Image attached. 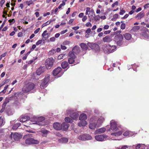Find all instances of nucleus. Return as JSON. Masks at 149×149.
I'll list each match as a JSON object with an SVG mask.
<instances>
[{
  "label": "nucleus",
  "mask_w": 149,
  "mask_h": 149,
  "mask_svg": "<svg viewBox=\"0 0 149 149\" xmlns=\"http://www.w3.org/2000/svg\"><path fill=\"white\" fill-rule=\"evenodd\" d=\"M61 66L63 68H65L68 67V64L67 61L63 62L61 64Z\"/></svg>",
  "instance_id": "obj_34"
},
{
  "label": "nucleus",
  "mask_w": 149,
  "mask_h": 149,
  "mask_svg": "<svg viewBox=\"0 0 149 149\" xmlns=\"http://www.w3.org/2000/svg\"><path fill=\"white\" fill-rule=\"evenodd\" d=\"M20 125L21 124L20 123L15 124L13 126L12 129L13 130H16L20 126Z\"/></svg>",
  "instance_id": "obj_38"
},
{
  "label": "nucleus",
  "mask_w": 149,
  "mask_h": 149,
  "mask_svg": "<svg viewBox=\"0 0 149 149\" xmlns=\"http://www.w3.org/2000/svg\"><path fill=\"white\" fill-rule=\"evenodd\" d=\"M123 40H120L117 42V44L118 46H121L122 44V41Z\"/></svg>",
  "instance_id": "obj_49"
},
{
  "label": "nucleus",
  "mask_w": 149,
  "mask_h": 149,
  "mask_svg": "<svg viewBox=\"0 0 149 149\" xmlns=\"http://www.w3.org/2000/svg\"><path fill=\"white\" fill-rule=\"evenodd\" d=\"M111 129L113 131H116L118 130L117 127V123L116 122L113 120H111L110 122Z\"/></svg>",
  "instance_id": "obj_9"
},
{
  "label": "nucleus",
  "mask_w": 149,
  "mask_h": 149,
  "mask_svg": "<svg viewBox=\"0 0 149 149\" xmlns=\"http://www.w3.org/2000/svg\"><path fill=\"white\" fill-rule=\"evenodd\" d=\"M74 58H69L68 59V61L69 64H72L73 63L74 65H75L79 63L80 60H78L77 63H76L75 61H74Z\"/></svg>",
  "instance_id": "obj_25"
},
{
  "label": "nucleus",
  "mask_w": 149,
  "mask_h": 149,
  "mask_svg": "<svg viewBox=\"0 0 149 149\" xmlns=\"http://www.w3.org/2000/svg\"><path fill=\"white\" fill-rule=\"evenodd\" d=\"M22 136L21 134L18 133H15L13 134V137L15 140L18 141L21 138Z\"/></svg>",
  "instance_id": "obj_19"
},
{
  "label": "nucleus",
  "mask_w": 149,
  "mask_h": 149,
  "mask_svg": "<svg viewBox=\"0 0 149 149\" xmlns=\"http://www.w3.org/2000/svg\"><path fill=\"white\" fill-rule=\"evenodd\" d=\"M47 31H45L42 34V36L43 37V40L45 41L46 40L47 38H48L49 37L50 33H47Z\"/></svg>",
  "instance_id": "obj_13"
},
{
  "label": "nucleus",
  "mask_w": 149,
  "mask_h": 149,
  "mask_svg": "<svg viewBox=\"0 0 149 149\" xmlns=\"http://www.w3.org/2000/svg\"><path fill=\"white\" fill-rule=\"evenodd\" d=\"M61 124L58 123H54L53 124V126L54 128L56 130H61Z\"/></svg>",
  "instance_id": "obj_15"
},
{
  "label": "nucleus",
  "mask_w": 149,
  "mask_h": 149,
  "mask_svg": "<svg viewBox=\"0 0 149 149\" xmlns=\"http://www.w3.org/2000/svg\"><path fill=\"white\" fill-rule=\"evenodd\" d=\"M19 121L22 123L26 122V123H30V121L29 120L30 117L28 116H22L20 117Z\"/></svg>",
  "instance_id": "obj_10"
},
{
  "label": "nucleus",
  "mask_w": 149,
  "mask_h": 149,
  "mask_svg": "<svg viewBox=\"0 0 149 149\" xmlns=\"http://www.w3.org/2000/svg\"><path fill=\"white\" fill-rule=\"evenodd\" d=\"M61 130L63 131L66 130L69 126V124L64 123L61 124Z\"/></svg>",
  "instance_id": "obj_18"
},
{
  "label": "nucleus",
  "mask_w": 149,
  "mask_h": 149,
  "mask_svg": "<svg viewBox=\"0 0 149 149\" xmlns=\"http://www.w3.org/2000/svg\"><path fill=\"white\" fill-rule=\"evenodd\" d=\"M122 133V132L121 131H119L118 132L112 133L111 134V135H114L115 136H118L121 135Z\"/></svg>",
  "instance_id": "obj_39"
},
{
  "label": "nucleus",
  "mask_w": 149,
  "mask_h": 149,
  "mask_svg": "<svg viewBox=\"0 0 149 149\" xmlns=\"http://www.w3.org/2000/svg\"><path fill=\"white\" fill-rule=\"evenodd\" d=\"M34 84L32 82L29 83L24 86L22 88V91L24 93H27L32 90L34 88Z\"/></svg>",
  "instance_id": "obj_2"
},
{
  "label": "nucleus",
  "mask_w": 149,
  "mask_h": 149,
  "mask_svg": "<svg viewBox=\"0 0 149 149\" xmlns=\"http://www.w3.org/2000/svg\"><path fill=\"white\" fill-rule=\"evenodd\" d=\"M139 27L138 26H135L133 27V29L134 31H136L139 29Z\"/></svg>",
  "instance_id": "obj_50"
},
{
  "label": "nucleus",
  "mask_w": 149,
  "mask_h": 149,
  "mask_svg": "<svg viewBox=\"0 0 149 149\" xmlns=\"http://www.w3.org/2000/svg\"><path fill=\"white\" fill-rule=\"evenodd\" d=\"M65 121L68 123H71L73 122V120L71 118L69 117H66L65 118Z\"/></svg>",
  "instance_id": "obj_36"
},
{
  "label": "nucleus",
  "mask_w": 149,
  "mask_h": 149,
  "mask_svg": "<svg viewBox=\"0 0 149 149\" xmlns=\"http://www.w3.org/2000/svg\"><path fill=\"white\" fill-rule=\"evenodd\" d=\"M72 51L75 54H78L80 51L79 48V47L75 46L72 49Z\"/></svg>",
  "instance_id": "obj_32"
},
{
  "label": "nucleus",
  "mask_w": 149,
  "mask_h": 149,
  "mask_svg": "<svg viewBox=\"0 0 149 149\" xmlns=\"http://www.w3.org/2000/svg\"><path fill=\"white\" fill-rule=\"evenodd\" d=\"M42 42V40H39L36 43V45H38L40 44H41Z\"/></svg>",
  "instance_id": "obj_51"
},
{
  "label": "nucleus",
  "mask_w": 149,
  "mask_h": 149,
  "mask_svg": "<svg viewBox=\"0 0 149 149\" xmlns=\"http://www.w3.org/2000/svg\"><path fill=\"white\" fill-rule=\"evenodd\" d=\"M68 31V30L67 29L63 30L61 31L60 32V33L61 34H63L66 33Z\"/></svg>",
  "instance_id": "obj_59"
},
{
  "label": "nucleus",
  "mask_w": 149,
  "mask_h": 149,
  "mask_svg": "<svg viewBox=\"0 0 149 149\" xmlns=\"http://www.w3.org/2000/svg\"><path fill=\"white\" fill-rule=\"evenodd\" d=\"M51 23V21H47V22H46L43 24L42 26V28H43L44 27L47 26V25Z\"/></svg>",
  "instance_id": "obj_43"
},
{
  "label": "nucleus",
  "mask_w": 149,
  "mask_h": 149,
  "mask_svg": "<svg viewBox=\"0 0 149 149\" xmlns=\"http://www.w3.org/2000/svg\"><path fill=\"white\" fill-rule=\"evenodd\" d=\"M30 123L31 124H36L37 125H41L39 122L37 121V116H34L30 118Z\"/></svg>",
  "instance_id": "obj_12"
},
{
  "label": "nucleus",
  "mask_w": 149,
  "mask_h": 149,
  "mask_svg": "<svg viewBox=\"0 0 149 149\" xmlns=\"http://www.w3.org/2000/svg\"><path fill=\"white\" fill-rule=\"evenodd\" d=\"M4 124L3 122V118L2 116H0V127Z\"/></svg>",
  "instance_id": "obj_42"
},
{
  "label": "nucleus",
  "mask_w": 149,
  "mask_h": 149,
  "mask_svg": "<svg viewBox=\"0 0 149 149\" xmlns=\"http://www.w3.org/2000/svg\"><path fill=\"white\" fill-rule=\"evenodd\" d=\"M118 3L117 1H116L113 3L112 5V7L113 8L115 5L118 6Z\"/></svg>",
  "instance_id": "obj_53"
},
{
  "label": "nucleus",
  "mask_w": 149,
  "mask_h": 149,
  "mask_svg": "<svg viewBox=\"0 0 149 149\" xmlns=\"http://www.w3.org/2000/svg\"><path fill=\"white\" fill-rule=\"evenodd\" d=\"M100 48L99 45L96 44H94V53H98L100 51Z\"/></svg>",
  "instance_id": "obj_16"
},
{
  "label": "nucleus",
  "mask_w": 149,
  "mask_h": 149,
  "mask_svg": "<svg viewBox=\"0 0 149 149\" xmlns=\"http://www.w3.org/2000/svg\"><path fill=\"white\" fill-rule=\"evenodd\" d=\"M36 58H36L33 59V60H31L29 61L28 62V64H31L33 62L36 60Z\"/></svg>",
  "instance_id": "obj_56"
},
{
  "label": "nucleus",
  "mask_w": 149,
  "mask_h": 149,
  "mask_svg": "<svg viewBox=\"0 0 149 149\" xmlns=\"http://www.w3.org/2000/svg\"><path fill=\"white\" fill-rule=\"evenodd\" d=\"M66 55V54H61L59 55L58 57V60H61L63 59Z\"/></svg>",
  "instance_id": "obj_41"
},
{
  "label": "nucleus",
  "mask_w": 149,
  "mask_h": 149,
  "mask_svg": "<svg viewBox=\"0 0 149 149\" xmlns=\"http://www.w3.org/2000/svg\"><path fill=\"white\" fill-rule=\"evenodd\" d=\"M73 111L71 109H68L66 111V115H68L71 114L73 112Z\"/></svg>",
  "instance_id": "obj_40"
},
{
  "label": "nucleus",
  "mask_w": 149,
  "mask_h": 149,
  "mask_svg": "<svg viewBox=\"0 0 149 149\" xmlns=\"http://www.w3.org/2000/svg\"><path fill=\"white\" fill-rule=\"evenodd\" d=\"M70 116L73 119L76 120L79 117V114L77 112H74L70 114Z\"/></svg>",
  "instance_id": "obj_20"
},
{
  "label": "nucleus",
  "mask_w": 149,
  "mask_h": 149,
  "mask_svg": "<svg viewBox=\"0 0 149 149\" xmlns=\"http://www.w3.org/2000/svg\"><path fill=\"white\" fill-rule=\"evenodd\" d=\"M74 54H75L74 52H72V51H70L69 53V56L70 57V58H75V55Z\"/></svg>",
  "instance_id": "obj_37"
},
{
  "label": "nucleus",
  "mask_w": 149,
  "mask_h": 149,
  "mask_svg": "<svg viewBox=\"0 0 149 149\" xmlns=\"http://www.w3.org/2000/svg\"><path fill=\"white\" fill-rule=\"evenodd\" d=\"M123 35L121 34H119L115 36L114 40L116 42L120 40H123Z\"/></svg>",
  "instance_id": "obj_24"
},
{
  "label": "nucleus",
  "mask_w": 149,
  "mask_h": 149,
  "mask_svg": "<svg viewBox=\"0 0 149 149\" xmlns=\"http://www.w3.org/2000/svg\"><path fill=\"white\" fill-rule=\"evenodd\" d=\"M95 138L97 141H101L104 140V136L102 135H98L95 136Z\"/></svg>",
  "instance_id": "obj_23"
},
{
  "label": "nucleus",
  "mask_w": 149,
  "mask_h": 149,
  "mask_svg": "<svg viewBox=\"0 0 149 149\" xmlns=\"http://www.w3.org/2000/svg\"><path fill=\"white\" fill-rule=\"evenodd\" d=\"M104 120V118L103 117H101L98 119L96 123H94V128H97L99 127Z\"/></svg>",
  "instance_id": "obj_11"
},
{
  "label": "nucleus",
  "mask_w": 149,
  "mask_h": 149,
  "mask_svg": "<svg viewBox=\"0 0 149 149\" xmlns=\"http://www.w3.org/2000/svg\"><path fill=\"white\" fill-rule=\"evenodd\" d=\"M61 48L63 50H65L66 49V47L63 45H61Z\"/></svg>",
  "instance_id": "obj_62"
},
{
  "label": "nucleus",
  "mask_w": 149,
  "mask_h": 149,
  "mask_svg": "<svg viewBox=\"0 0 149 149\" xmlns=\"http://www.w3.org/2000/svg\"><path fill=\"white\" fill-rule=\"evenodd\" d=\"M55 38L54 37H52L50 38V40L51 42H54L55 40Z\"/></svg>",
  "instance_id": "obj_61"
},
{
  "label": "nucleus",
  "mask_w": 149,
  "mask_h": 149,
  "mask_svg": "<svg viewBox=\"0 0 149 149\" xmlns=\"http://www.w3.org/2000/svg\"><path fill=\"white\" fill-rule=\"evenodd\" d=\"M102 48L105 54H109L113 52L116 48V46H111L109 44H105L102 46Z\"/></svg>",
  "instance_id": "obj_1"
},
{
  "label": "nucleus",
  "mask_w": 149,
  "mask_h": 149,
  "mask_svg": "<svg viewBox=\"0 0 149 149\" xmlns=\"http://www.w3.org/2000/svg\"><path fill=\"white\" fill-rule=\"evenodd\" d=\"M65 3L64 1H63L62 3L60 5L58 6V9H60L61 8L62 6H64L65 5Z\"/></svg>",
  "instance_id": "obj_47"
},
{
  "label": "nucleus",
  "mask_w": 149,
  "mask_h": 149,
  "mask_svg": "<svg viewBox=\"0 0 149 149\" xmlns=\"http://www.w3.org/2000/svg\"><path fill=\"white\" fill-rule=\"evenodd\" d=\"M39 143V141H38L35 140L33 138H28L25 140V143L28 145L32 144H37Z\"/></svg>",
  "instance_id": "obj_8"
},
{
  "label": "nucleus",
  "mask_w": 149,
  "mask_h": 149,
  "mask_svg": "<svg viewBox=\"0 0 149 149\" xmlns=\"http://www.w3.org/2000/svg\"><path fill=\"white\" fill-rule=\"evenodd\" d=\"M106 129L104 127H102L96 130L95 132V134H100L104 133L106 131Z\"/></svg>",
  "instance_id": "obj_21"
},
{
  "label": "nucleus",
  "mask_w": 149,
  "mask_h": 149,
  "mask_svg": "<svg viewBox=\"0 0 149 149\" xmlns=\"http://www.w3.org/2000/svg\"><path fill=\"white\" fill-rule=\"evenodd\" d=\"M147 147V146L144 144H139L136 146V149H139L140 148H141V149L143 148L144 149H146V148Z\"/></svg>",
  "instance_id": "obj_29"
},
{
  "label": "nucleus",
  "mask_w": 149,
  "mask_h": 149,
  "mask_svg": "<svg viewBox=\"0 0 149 149\" xmlns=\"http://www.w3.org/2000/svg\"><path fill=\"white\" fill-rule=\"evenodd\" d=\"M145 14L144 12L142 11L138 14L136 16V18L137 19H139L143 17L144 16Z\"/></svg>",
  "instance_id": "obj_26"
},
{
  "label": "nucleus",
  "mask_w": 149,
  "mask_h": 149,
  "mask_svg": "<svg viewBox=\"0 0 149 149\" xmlns=\"http://www.w3.org/2000/svg\"><path fill=\"white\" fill-rule=\"evenodd\" d=\"M8 21L9 22L13 24L15 22V20L14 19H10Z\"/></svg>",
  "instance_id": "obj_60"
},
{
  "label": "nucleus",
  "mask_w": 149,
  "mask_h": 149,
  "mask_svg": "<svg viewBox=\"0 0 149 149\" xmlns=\"http://www.w3.org/2000/svg\"><path fill=\"white\" fill-rule=\"evenodd\" d=\"M45 70L44 67H40L38 68L36 70V72L34 73L32 75V77L33 79H38V77H35V76H40L42 73H43Z\"/></svg>",
  "instance_id": "obj_3"
},
{
  "label": "nucleus",
  "mask_w": 149,
  "mask_h": 149,
  "mask_svg": "<svg viewBox=\"0 0 149 149\" xmlns=\"http://www.w3.org/2000/svg\"><path fill=\"white\" fill-rule=\"evenodd\" d=\"M88 46L92 49H93V43H91L88 42Z\"/></svg>",
  "instance_id": "obj_55"
},
{
  "label": "nucleus",
  "mask_w": 149,
  "mask_h": 149,
  "mask_svg": "<svg viewBox=\"0 0 149 149\" xmlns=\"http://www.w3.org/2000/svg\"><path fill=\"white\" fill-rule=\"evenodd\" d=\"M80 120V121L78 123V125L79 126H85L87 124V123L85 120Z\"/></svg>",
  "instance_id": "obj_27"
},
{
  "label": "nucleus",
  "mask_w": 149,
  "mask_h": 149,
  "mask_svg": "<svg viewBox=\"0 0 149 149\" xmlns=\"http://www.w3.org/2000/svg\"><path fill=\"white\" fill-rule=\"evenodd\" d=\"M79 45L83 50H86L88 49V46L84 43H81Z\"/></svg>",
  "instance_id": "obj_33"
},
{
  "label": "nucleus",
  "mask_w": 149,
  "mask_h": 149,
  "mask_svg": "<svg viewBox=\"0 0 149 149\" xmlns=\"http://www.w3.org/2000/svg\"><path fill=\"white\" fill-rule=\"evenodd\" d=\"M45 120V118L42 116L37 117V121L39 122L40 124L41 125H44V123L43 121Z\"/></svg>",
  "instance_id": "obj_14"
},
{
  "label": "nucleus",
  "mask_w": 149,
  "mask_h": 149,
  "mask_svg": "<svg viewBox=\"0 0 149 149\" xmlns=\"http://www.w3.org/2000/svg\"><path fill=\"white\" fill-rule=\"evenodd\" d=\"M10 81L9 79H6L4 80L2 82V85H4L7 83L8 82Z\"/></svg>",
  "instance_id": "obj_44"
},
{
  "label": "nucleus",
  "mask_w": 149,
  "mask_h": 149,
  "mask_svg": "<svg viewBox=\"0 0 149 149\" xmlns=\"http://www.w3.org/2000/svg\"><path fill=\"white\" fill-rule=\"evenodd\" d=\"M102 40L105 42H109L112 40V39L109 36H107L103 38Z\"/></svg>",
  "instance_id": "obj_22"
},
{
  "label": "nucleus",
  "mask_w": 149,
  "mask_h": 149,
  "mask_svg": "<svg viewBox=\"0 0 149 149\" xmlns=\"http://www.w3.org/2000/svg\"><path fill=\"white\" fill-rule=\"evenodd\" d=\"M125 38L127 40H130L132 38V35L129 33H126L124 35Z\"/></svg>",
  "instance_id": "obj_31"
},
{
  "label": "nucleus",
  "mask_w": 149,
  "mask_h": 149,
  "mask_svg": "<svg viewBox=\"0 0 149 149\" xmlns=\"http://www.w3.org/2000/svg\"><path fill=\"white\" fill-rule=\"evenodd\" d=\"M54 60L52 58H50L47 59L45 63V65L47 69L51 68L53 64Z\"/></svg>",
  "instance_id": "obj_5"
},
{
  "label": "nucleus",
  "mask_w": 149,
  "mask_h": 149,
  "mask_svg": "<svg viewBox=\"0 0 149 149\" xmlns=\"http://www.w3.org/2000/svg\"><path fill=\"white\" fill-rule=\"evenodd\" d=\"M89 128L92 129H93V124L92 123H90L89 125Z\"/></svg>",
  "instance_id": "obj_57"
},
{
  "label": "nucleus",
  "mask_w": 149,
  "mask_h": 149,
  "mask_svg": "<svg viewBox=\"0 0 149 149\" xmlns=\"http://www.w3.org/2000/svg\"><path fill=\"white\" fill-rule=\"evenodd\" d=\"M70 43V42L68 41H65L63 43V45H68Z\"/></svg>",
  "instance_id": "obj_48"
},
{
  "label": "nucleus",
  "mask_w": 149,
  "mask_h": 149,
  "mask_svg": "<svg viewBox=\"0 0 149 149\" xmlns=\"http://www.w3.org/2000/svg\"><path fill=\"white\" fill-rule=\"evenodd\" d=\"M41 132L43 136L46 137L49 131L46 130H42L41 131Z\"/></svg>",
  "instance_id": "obj_35"
},
{
  "label": "nucleus",
  "mask_w": 149,
  "mask_h": 149,
  "mask_svg": "<svg viewBox=\"0 0 149 149\" xmlns=\"http://www.w3.org/2000/svg\"><path fill=\"white\" fill-rule=\"evenodd\" d=\"M129 132L128 131L125 132L123 134V135L125 136H127L129 135Z\"/></svg>",
  "instance_id": "obj_54"
},
{
  "label": "nucleus",
  "mask_w": 149,
  "mask_h": 149,
  "mask_svg": "<svg viewBox=\"0 0 149 149\" xmlns=\"http://www.w3.org/2000/svg\"><path fill=\"white\" fill-rule=\"evenodd\" d=\"M56 52V49H53L52 50L49 51V54L51 55L53 54Z\"/></svg>",
  "instance_id": "obj_45"
},
{
  "label": "nucleus",
  "mask_w": 149,
  "mask_h": 149,
  "mask_svg": "<svg viewBox=\"0 0 149 149\" xmlns=\"http://www.w3.org/2000/svg\"><path fill=\"white\" fill-rule=\"evenodd\" d=\"M87 117L86 114L82 113L81 114L79 117V119L80 120H85L87 119Z\"/></svg>",
  "instance_id": "obj_28"
},
{
  "label": "nucleus",
  "mask_w": 149,
  "mask_h": 149,
  "mask_svg": "<svg viewBox=\"0 0 149 149\" xmlns=\"http://www.w3.org/2000/svg\"><path fill=\"white\" fill-rule=\"evenodd\" d=\"M125 13V11L123 10V9L120 10V11L119 13V14L120 15H123Z\"/></svg>",
  "instance_id": "obj_58"
},
{
  "label": "nucleus",
  "mask_w": 149,
  "mask_h": 149,
  "mask_svg": "<svg viewBox=\"0 0 149 149\" xmlns=\"http://www.w3.org/2000/svg\"><path fill=\"white\" fill-rule=\"evenodd\" d=\"M92 136L89 134H85L81 135L79 136L78 139L81 140L86 141L91 139Z\"/></svg>",
  "instance_id": "obj_7"
},
{
  "label": "nucleus",
  "mask_w": 149,
  "mask_h": 149,
  "mask_svg": "<svg viewBox=\"0 0 149 149\" xmlns=\"http://www.w3.org/2000/svg\"><path fill=\"white\" fill-rule=\"evenodd\" d=\"M50 75H47L43 80H42V82L40 85V88H43L47 87V84L49 81Z\"/></svg>",
  "instance_id": "obj_4"
},
{
  "label": "nucleus",
  "mask_w": 149,
  "mask_h": 149,
  "mask_svg": "<svg viewBox=\"0 0 149 149\" xmlns=\"http://www.w3.org/2000/svg\"><path fill=\"white\" fill-rule=\"evenodd\" d=\"M33 1L32 0H31L26 2V3L28 6H30L31 4L33 3Z\"/></svg>",
  "instance_id": "obj_46"
},
{
  "label": "nucleus",
  "mask_w": 149,
  "mask_h": 149,
  "mask_svg": "<svg viewBox=\"0 0 149 149\" xmlns=\"http://www.w3.org/2000/svg\"><path fill=\"white\" fill-rule=\"evenodd\" d=\"M91 31V29L89 28L87 29L86 31V33L87 34H90Z\"/></svg>",
  "instance_id": "obj_63"
},
{
  "label": "nucleus",
  "mask_w": 149,
  "mask_h": 149,
  "mask_svg": "<svg viewBox=\"0 0 149 149\" xmlns=\"http://www.w3.org/2000/svg\"><path fill=\"white\" fill-rule=\"evenodd\" d=\"M145 9H146L149 7V3H147L144 6Z\"/></svg>",
  "instance_id": "obj_64"
},
{
  "label": "nucleus",
  "mask_w": 149,
  "mask_h": 149,
  "mask_svg": "<svg viewBox=\"0 0 149 149\" xmlns=\"http://www.w3.org/2000/svg\"><path fill=\"white\" fill-rule=\"evenodd\" d=\"M125 28V25L124 23H122L120 26V28L122 29H124Z\"/></svg>",
  "instance_id": "obj_52"
},
{
  "label": "nucleus",
  "mask_w": 149,
  "mask_h": 149,
  "mask_svg": "<svg viewBox=\"0 0 149 149\" xmlns=\"http://www.w3.org/2000/svg\"><path fill=\"white\" fill-rule=\"evenodd\" d=\"M62 69L60 67H58L54 69L53 72V74L54 76H57V77H61L63 72L61 71Z\"/></svg>",
  "instance_id": "obj_6"
},
{
  "label": "nucleus",
  "mask_w": 149,
  "mask_h": 149,
  "mask_svg": "<svg viewBox=\"0 0 149 149\" xmlns=\"http://www.w3.org/2000/svg\"><path fill=\"white\" fill-rule=\"evenodd\" d=\"M93 12L90 10V8L89 7L86 8V15H88V16L91 18H92L93 17Z\"/></svg>",
  "instance_id": "obj_17"
},
{
  "label": "nucleus",
  "mask_w": 149,
  "mask_h": 149,
  "mask_svg": "<svg viewBox=\"0 0 149 149\" xmlns=\"http://www.w3.org/2000/svg\"><path fill=\"white\" fill-rule=\"evenodd\" d=\"M68 139L66 138H62L59 140V142L61 143H66L68 141Z\"/></svg>",
  "instance_id": "obj_30"
}]
</instances>
